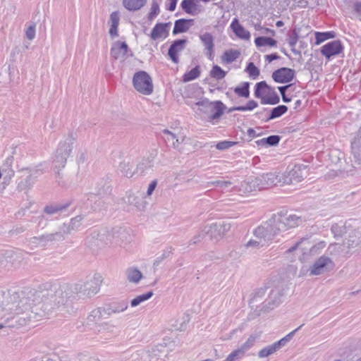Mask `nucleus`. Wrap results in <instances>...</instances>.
I'll list each match as a JSON object with an SVG mask.
<instances>
[{
    "mask_svg": "<svg viewBox=\"0 0 361 361\" xmlns=\"http://www.w3.org/2000/svg\"><path fill=\"white\" fill-rule=\"evenodd\" d=\"M302 222L301 217L295 214L274 216L254 231V238L250 240L246 246L257 248L267 246L281 233L297 227Z\"/></svg>",
    "mask_w": 361,
    "mask_h": 361,
    "instance_id": "obj_1",
    "label": "nucleus"
},
{
    "mask_svg": "<svg viewBox=\"0 0 361 361\" xmlns=\"http://www.w3.org/2000/svg\"><path fill=\"white\" fill-rule=\"evenodd\" d=\"M62 295V291H56L54 296L49 301L40 302L31 307V312L34 314V318L39 319L45 317L49 312L55 308V306L60 307V305H63L65 302L64 297Z\"/></svg>",
    "mask_w": 361,
    "mask_h": 361,
    "instance_id": "obj_2",
    "label": "nucleus"
},
{
    "mask_svg": "<svg viewBox=\"0 0 361 361\" xmlns=\"http://www.w3.org/2000/svg\"><path fill=\"white\" fill-rule=\"evenodd\" d=\"M74 140L73 134H69L59 142L54 158L55 168L61 169L65 166L67 159L71 154Z\"/></svg>",
    "mask_w": 361,
    "mask_h": 361,
    "instance_id": "obj_3",
    "label": "nucleus"
},
{
    "mask_svg": "<svg viewBox=\"0 0 361 361\" xmlns=\"http://www.w3.org/2000/svg\"><path fill=\"white\" fill-rule=\"evenodd\" d=\"M326 246L324 242L321 241L314 245L307 240L302 239L296 243L294 246L288 249L289 252L298 251L301 255L299 259L301 262H305L310 255H316L319 254Z\"/></svg>",
    "mask_w": 361,
    "mask_h": 361,
    "instance_id": "obj_4",
    "label": "nucleus"
},
{
    "mask_svg": "<svg viewBox=\"0 0 361 361\" xmlns=\"http://www.w3.org/2000/svg\"><path fill=\"white\" fill-rule=\"evenodd\" d=\"M133 85L136 91L143 95H150L154 91L152 78L144 71H140L134 74Z\"/></svg>",
    "mask_w": 361,
    "mask_h": 361,
    "instance_id": "obj_5",
    "label": "nucleus"
},
{
    "mask_svg": "<svg viewBox=\"0 0 361 361\" xmlns=\"http://www.w3.org/2000/svg\"><path fill=\"white\" fill-rule=\"evenodd\" d=\"M334 267V263L332 259L325 255L317 258L309 267L307 272L309 276H319L331 271Z\"/></svg>",
    "mask_w": 361,
    "mask_h": 361,
    "instance_id": "obj_6",
    "label": "nucleus"
},
{
    "mask_svg": "<svg viewBox=\"0 0 361 361\" xmlns=\"http://www.w3.org/2000/svg\"><path fill=\"white\" fill-rule=\"evenodd\" d=\"M280 176L276 172H269L261 174L250 181L251 188L261 190L279 184Z\"/></svg>",
    "mask_w": 361,
    "mask_h": 361,
    "instance_id": "obj_7",
    "label": "nucleus"
},
{
    "mask_svg": "<svg viewBox=\"0 0 361 361\" xmlns=\"http://www.w3.org/2000/svg\"><path fill=\"white\" fill-rule=\"evenodd\" d=\"M130 235L125 229L116 228L108 233L105 240H102L107 245L123 247L130 241Z\"/></svg>",
    "mask_w": 361,
    "mask_h": 361,
    "instance_id": "obj_8",
    "label": "nucleus"
},
{
    "mask_svg": "<svg viewBox=\"0 0 361 361\" xmlns=\"http://www.w3.org/2000/svg\"><path fill=\"white\" fill-rule=\"evenodd\" d=\"M361 248V233L353 231L349 233L348 238H346L342 245L341 250L346 253L355 250H357Z\"/></svg>",
    "mask_w": 361,
    "mask_h": 361,
    "instance_id": "obj_9",
    "label": "nucleus"
},
{
    "mask_svg": "<svg viewBox=\"0 0 361 361\" xmlns=\"http://www.w3.org/2000/svg\"><path fill=\"white\" fill-rule=\"evenodd\" d=\"M82 220V216H77L75 218H73L68 225L63 224L61 226L59 233H56L55 234L52 235L51 239L59 240L63 238V234H68L72 231L78 230L81 226Z\"/></svg>",
    "mask_w": 361,
    "mask_h": 361,
    "instance_id": "obj_10",
    "label": "nucleus"
},
{
    "mask_svg": "<svg viewBox=\"0 0 361 361\" xmlns=\"http://www.w3.org/2000/svg\"><path fill=\"white\" fill-rule=\"evenodd\" d=\"M302 180V172L300 168L294 167L288 171L280 175L279 184L289 185L299 183Z\"/></svg>",
    "mask_w": 361,
    "mask_h": 361,
    "instance_id": "obj_11",
    "label": "nucleus"
},
{
    "mask_svg": "<svg viewBox=\"0 0 361 361\" xmlns=\"http://www.w3.org/2000/svg\"><path fill=\"white\" fill-rule=\"evenodd\" d=\"M343 46L339 40H334L324 44L321 49V53L326 59L339 54L343 51Z\"/></svg>",
    "mask_w": 361,
    "mask_h": 361,
    "instance_id": "obj_12",
    "label": "nucleus"
},
{
    "mask_svg": "<svg viewBox=\"0 0 361 361\" xmlns=\"http://www.w3.org/2000/svg\"><path fill=\"white\" fill-rule=\"evenodd\" d=\"M295 76L294 70L288 68H281L272 73V78L276 82L286 83L290 82Z\"/></svg>",
    "mask_w": 361,
    "mask_h": 361,
    "instance_id": "obj_13",
    "label": "nucleus"
},
{
    "mask_svg": "<svg viewBox=\"0 0 361 361\" xmlns=\"http://www.w3.org/2000/svg\"><path fill=\"white\" fill-rule=\"evenodd\" d=\"M170 23H157L153 27L149 36L152 40H163L169 35Z\"/></svg>",
    "mask_w": 361,
    "mask_h": 361,
    "instance_id": "obj_14",
    "label": "nucleus"
},
{
    "mask_svg": "<svg viewBox=\"0 0 361 361\" xmlns=\"http://www.w3.org/2000/svg\"><path fill=\"white\" fill-rule=\"evenodd\" d=\"M128 47L126 42L119 41L114 43L111 49V56L116 59L124 61L128 54Z\"/></svg>",
    "mask_w": 361,
    "mask_h": 361,
    "instance_id": "obj_15",
    "label": "nucleus"
},
{
    "mask_svg": "<svg viewBox=\"0 0 361 361\" xmlns=\"http://www.w3.org/2000/svg\"><path fill=\"white\" fill-rule=\"evenodd\" d=\"M200 39L204 47L206 56L209 59H212L214 52V37L209 32H204L200 35Z\"/></svg>",
    "mask_w": 361,
    "mask_h": 361,
    "instance_id": "obj_16",
    "label": "nucleus"
},
{
    "mask_svg": "<svg viewBox=\"0 0 361 361\" xmlns=\"http://www.w3.org/2000/svg\"><path fill=\"white\" fill-rule=\"evenodd\" d=\"M182 9L188 14L196 16L203 11L197 0H183L180 4Z\"/></svg>",
    "mask_w": 361,
    "mask_h": 361,
    "instance_id": "obj_17",
    "label": "nucleus"
},
{
    "mask_svg": "<svg viewBox=\"0 0 361 361\" xmlns=\"http://www.w3.org/2000/svg\"><path fill=\"white\" fill-rule=\"evenodd\" d=\"M230 27L236 37L241 39L249 40L250 39V33L239 22L238 19L235 18L233 19Z\"/></svg>",
    "mask_w": 361,
    "mask_h": 361,
    "instance_id": "obj_18",
    "label": "nucleus"
},
{
    "mask_svg": "<svg viewBox=\"0 0 361 361\" xmlns=\"http://www.w3.org/2000/svg\"><path fill=\"white\" fill-rule=\"evenodd\" d=\"M102 281V276L98 274L95 275L90 281H87L84 285V294L89 296L96 294L99 290Z\"/></svg>",
    "mask_w": 361,
    "mask_h": 361,
    "instance_id": "obj_19",
    "label": "nucleus"
},
{
    "mask_svg": "<svg viewBox=\"0 0 361 361\" xmlns=\"http://www.w3.org/2000/svg\"><path fill=\"white\" fill-rule=\"evenodd\" d=\"M186 42L185 39H177L171 45L168 54L174 63H178V54L184 49Z\"/></svg>",
    "mask_w": 361,
    "mask_h": 361,
    "instance_id": "obj_20",
    "label": "nucleus"
},
{
    "mask_svg": "<svg viewBox=\"0 0 361 361\" xmlns=\"http://www.w3.org/2000/svg\"><path fill=\"white\" fill-rule=\"evenodd\" d=\"M128 307V302L122 300L110 304L106 309H104L106 314L108 316L112 314H118L124 312Z\"/></svg>",
    "mask_w": 361,
    "mask_h": 361,
    "instance_id": "obj_21",
    "label": "nucleus"
},
{
    "mask_svg": "<svg viewBox=\"0 0 361 361\" xmlns=\"http://www.w3.org/2000/svg\"><path fill=\"white\" fill-rule=\"evenodd\" d=\"M192 19H179L175 22L173 34L185 32L193 25Z\"/></svg>",
    "mask_w": 361,
    "mask_h": 361,
    "instance_id": "obj_22",
    "label": "nucleus"
},
{
    "mask_svg": "<svg viewBox=\"0 0 361 361\" xmlns=\"http://www.w3.org/2000/svg\"><path fill=\"white\" fill-rule=\"evenodd\" d=\"M154 166V159L152 158L142 159L136 167V173H147L153 170Z\"/></svg>",
    "mask_w": 361,
    "mask_h": 361,
    "instance_id": "obj_23",
    "label": "nucleus"
},
{
    "mask_svg": "<svg viewBox=\"0 0 361 361\" xmlns=\"http://www.w3.org/2000/svg\"><path fill=\"white\" fill-rule=\"evenodd\" d=\"M123 6L129 11L141 9L147 3V0H123Z\"/></svg>",
    "mask_w": 361,
    "mask_h": 361,
    "instance_id": "obj_24",
    "label": "nucleus"
},
{
    "mask_svg": "<svg viewBox=\"0 0 361 361\" xmlns=\"http://www.w3.org/2000/svg\"><path fill=\"white\" fill-rule=\"evenodd\" d=\"M226 106L220 101L213 104L212 114L209 116V121L219 119L224 114Z\"/></svg>",
    "mask_w": 361,
    "mask_h": 361,
    "instance_id": "obj_25",
    "label": "nucleus"
},
{
    "mask_svg": "<svg viewBox=\"0 0 361 361\" xmlns=\"http://www.w3.org/2000/svg\"><path fill=\"white\" fill-rule=\"evenodd\" d=\"M133 168V166L129 160H123L118 166L121 173L127 178H131L136 173V171H134Z\"/></svg>",
    "mask_w": 361,
    "mask_h": 361,
    "instance_id": "obj_26",
    "label": "nucleus"
},
{
    "mask_svg": "<svg viewBox=\"0 0 361 361\" xmlns=\"http://www.w3.org/2000/svg\"><path fill=\"white\" fill-rule=\"evenodd\" d=\"M126 277L128 281L138 283L142 278V274L138 269L130 267L126 270Z\"/></svg>",
    "mask_w": 361,
    "mask_h": 361,
    "instance_id": "obj_27",
    "label": "nucleus"
},
{
    "mask_svg": "<svg viewBox=\"0 0 361 361\" xmlns=\"http://www.w3.org/2000/svg\"><path fill=\"white\" fill-rule=\"evenodd\" d=\"M255 44L258 49H260L264 47H276L277 42L271 37H258L255 39Z\"/></svg>",
    "mask_w": 361,
    "mask_h": 361,
    "instance_id": "obj_28",
    "label": "nucleus"
},
{
    "mask_svg": "<svg viewBox=\"0 0 361 361\" xmlns=\"http://www.w3.org/2000/svg\"><path fill=\"white\" fill-rule=\"evenodd\" d=\"M163 134L165 140L169 142H171L172 145L175 148H179L180 144L184 140L183 137H177L174 133L168 130H164L163 131Z\"/></svg>",
    "mask_w": 361,
    "mask_h": 361,
    "instance_id": "obj_29",
    "label": "nucleus"
},
{
    "mask_svg": "<svg viewBox=\"0 0 361 361\" xmlns=\"http://www.w3.org/2000/svg\"><path fill=\"white\" fill-rule=\"evenodd\" d=\"M250 83L243 82L233 89L234 92L239 97L248 98L250 96Z\"/></svg>",
    "mask_w": 361,
    "mask_h": 361,
    "instance_id": "obj_30",
    "label": "nucleus"
},
{
    "mask_svg": "<svg viewBox=\"0 0 361 361\" xmlns=\"http://www.w3.org/2000/svg\"><path fill=\"white\" fill-rule=\"evenodd\" d=\"M281 294L278 289L272 290L269 296V308L273 309L281 302Z\"/></svg>",
    "mask_w": 361,
    "mask_h": 361,
    "instance_id": "obj_31",
    "label": "nucleus"
},
{
    "mask_svg": "<svg viewBox=\"0 0 361 361\" xmlns=\"http://www.w3.org/2000/svg\"><path fill=\"white\" fill-rule=\"evenodd\" d=\"M240 55V52L237 50L229 49L226 51L221 56L223 62L226 63H232L235 61Z\"/></svg>",
    "mask_w": 361,
    "mask_h": 361,
    "instance_id": "obj_32",
    "label": "nucleus"
},
{
    "mask_svg": "<svg viewBox=\"0 0 361 361\" xmlns=\"http://www.w3.org/2000/svg\"><path fill=\"white\" fill-rule=\"evenodd\" d=\"M288 111V108L285 105H279L271 110V113L269 116H268L265 120L268 121L269 120L280 117L283 114H284Z\"/></svg>",
    "mask_w": 361,
    "mask_h": 361,
    "instance_id": "obj_33",
    "label": "nucleus"
},
{
    "mask_svg": "<svg viewBox=\"0 0 361 361\" xmlns=\"http://www.w3.org/2000/svg\"><path fill=\"white\" fill-rule=\"evenodd\" d=\"M332 233L335 237L342 236L344 233L347 232V227L345 223L340 221L338 223L334 224L331 228Z\"/></svg>",
    "mask_w": 361,
    "mask_h": 361,
    "instance_id": "obj_34",
    "label": "nucleus"
},
{
    "mask_svg": "<svg viewBox=\"0 0 361 361\" xmlns=\"http://www.w3.org/2000/svg\"><path fill=\"white\" fill-rule=\"evenodd\" d=\"M217 227V223L207 225L204 227V232L209 235L211 239L218 240L221 238L219 231L215 229Z\"/></svg>",
    "mask_w": 361,
    "mask_h": 361,
    "instance_id": "obj_35",
    "label": "nucleus"
},
{
    "mask_svg": "<svg viewBox=\"0 0 361 361\" xmlns=\"http://www.w3.org/2000/svg\"><path fill=\"white\" fill-rule=\"evenodd\" d=\"M67 205L52 204L45 207L44 212L49 214H60L66 211Z\"/></svg>",
    "mask_w": 361,
    "mask_h": 361,
    "instance_id": "obj_36",
    "label": "nucleus"
},
{
    "mask_svg": "<svg viewBox=\"0 0 361 361\" xmlns=\"http://www.w3.org/2000/svg\"><path fill=\"white\" fill-rule=\"evenodd\" d=\"M200 75V68L196 66L188 72H186L183 76V81L187 82L197 78Z\"/></svg>",
    "mask_w": 361,
    "mask_h": 361,
    "instance_id": "obj_37",
    "label": "nucleus"
},
{
    "mask_svg": "<svg viewBox=\"0 0 361 361\" xmlns=\"http://www.w3.org/2000/svg\"><path fill=\"white\" fill-rule=\"evenodd\" d=\"M315 35V44L319 45L323 42L334 37V33L333 32H316L314 33Z\"/></svg>",
    "mask_w": 361,
    "mask_h": 361,
    "instance_id": "obj_38",
    "label": "nucleus"
},
{
    "mask_svg": "<svg viewBox=\"0 0 361 361\" xmlns=\"http://www.w3.org/2000/svg\"><path fill=\"white\" fill-rule=\"evenodd\" d=\"M153 295V293L152 291H149L146 293L137 295L134 299H133L130 302L131 307H136L140 305L142 302L149 300Z\"/></svg>",
    "mask_w": 361,
    "mask_h": 361,
    "instance_id": "obj_39",
    "label": "nucleus"
},
{
    "mask_svg": "<svg viewBox=\"0 0 361 361\" xmlns=\"http://www.w3.org/2000/svg\"><path fill=\"white\" fill-rule=\"evenodd\" d=\"M280 140V137L278 135H270L266 138H262L260 140L257 141L259 145L274 146L276 145Z\"/></svg>",
    "mask_w": 361,
    "mask_h": 361,
    "instance_id": "obj_40",
    "label": "nucleus"
},
{
    "mask_svg": "<svg viewBox=\"0 0 361 361\" xmlns=\"http://www.w3.org/2000/svg\"><path fill=\"white\" fill-rule=\"evenodd\" d=\"M257 103L254 100L249 101L245 106H235L229 110L230 112L233 111H252L256 107H257Z\"/></svg>",
    "mask_w": 361,
    "mask_h": 361,
    "instance_id": "obj_41",
    "label": "nucleus"
},
{
    "mask_svg": "<svg viewBox=\"0 0 361 361\" xmlns=\"http://www.w3.org/2000/svg\"><path fill=\"white\" fill-rule=\"evenodd\" d=\"M351 148L355 161L358 164H361V149L360 147V142L354 140L352 142Z\"/></svg>",
    "mask_w": 361,
    "mask_h": 361,
    "instance_id": "obj_42",
    "label": "nucleus"
},
{
    "mask_svg": "<svg viewBox=\"0 0 361 361\" xmlns=\"http://www.w3.org/2000/svg\"><path fill=\"white\" fill-rule=\"evenodd\" d=\"M267 88L268 86L264 81L257 83L255 85V96L262 99V97H264V94L265 93V90Z\"/></svg>",
    "mask_w": 361,
    "mask_h": 361,
    "instance_id": "obj_43",
    "label": "nucleus"
},
{
    "mask_svg": "<svg viewBox=\"0 0 361 361\" xmlns=\"http://www.w3.org/2000/svg\"><path fill=\"white\" fill-rule=\"evenodd\" d=\"M226 73L217 65L214 66L210 72V75L216 80L223 79L226 76Z\"/></svg>",
    "mask_w": 361,
    "mask_h": 361,
    "instance_id": "obj_44",
    "label": "nucleus"
},
{
    "mask_svg": "<svg viewBox=\"0 0 361 361\" xmlns=\"http://www.w3.org/2000/svg\"><path fill=\"white\" fill-rule=\"evenodd\" d=\"M279 97L276 94L272 95H264L262 97L261 103L262 104H276L279 102Z\"/></svg>",
    "mask_w": 361,
    "mask_h": 361,
    "instance_id": "obj_45",
    "label": "nucleus"
},
{
    "mask_svg": "<svg viewBox=\"0 0 361 361\" xmlns=\"http://www.w3.org/2000/svg\"><path fill=\"white\" fill-rule=\"evenodd\" d=\"M278 349L276 348L275 345L273 343L272 345H268V346L264 348L263 349H262L259 352L258 355H259V357H262V358L267 357L269 355L274 353Z\"/></svg>",
    "mask_w": 361,
    "mask_h": 361,
    "instance_id": "obj_46",
    "label": "nucleus"
},
{
    "mask_svg": "<svg viewBox=\"0 0 361 361\" xmlns=\"http://www.w3.org/2000/svg\"><path fill=\"white\" fill-rule=\"evenodd\" d=\"M257 339V336H250L246 342H245L241 347L238 349L240 350L241 354H243L245 351L249 350L253 345L255 344Z\"/></svg>",
    "mask_w": 361,
    "mask_h": 361,
    "instance_id": "obj_47",
    "label": "nucleus"
},
{
    "mask_svg": "<svg viewBox=\"0 0 361 361\" xmlns=\"http://www.w3.org/2000/svg\"><path fill=\"white\" fill-rule=\"evenodd\" d=\"M104 314H106L105 312L104 311V309L102 308H97L93 310L90 315H89V319L90 321H98L99 320Z\"/></svg>",
    "mask_w": 361,
    "mask_h": 361,
    "instance_id": "obj_48",
    "label": "nucleus"
},
{
    "mask_svg": "<svg viewBox=\"0 0 361 361\" xmlns=\"http://www.w3.org/2000/svg\"><path fill=\"white\" fill-rule=\"evenodd\" d=\"M159 12L160 9L159 4L155 1H152L150 12L148 15V19L149 20H154L159 15Z\"/></svg>",
    "mask_w": 361,
    "mask_h": 361,
    "instance_id": "obj_49",
    "label": "nucleus"
},
{
    "mask_svg": "<svg viewBox=\"0 0 361 361\" xmlns=\"http://www.w3.org/2000/svg\"><path fill=\"white\" fill-rule=\"evenodd\" d=\"M231 226L229 222L224 221L217 224V227L215 229L219 231V233H220L221 237H222L231 229Z\"/></svg>",
    "mask_w": 361,
    "mask_h": 361,
    "instance_id": "obj_50",
    "label": "nucleus"
},
{
    "mask_svg": "<svg viewBox=\"0 0 361 361\" xmlns=\"http://www.w3.org/2000/svg\"><path fill=\"white\" fill-rule=\"evenodd\" d=\"M235 144H236L235 142L224 140V141L218 142L216 145V147L219 150H225V149H227L234 146Z\"/></svg>",
    "mask_w": 361,
    "mask_h": 361,
    "instance_id": "obj_51",
    "label": "nucleus"
},
{
    "mask_svg": "<svg viewBox=\"0 0 361 361\" xmlns=\"http://www.w3.org/2000/svg\"><path fill=\"white\" fill-rule=\"evenodd\" d=\"M120 21V15L118 11H114L110 15V26L118 27Z\"/></svg>",
    "mask_w": 361,
    "mask_h": 361,
    "instance_id": "obj_52",
    "label": "nucleus"
},
{
    "mask_svg": "<svg viewBox=\"0 0 361 361\" xmlns=\"http://www.w3.org/2000/svg\"><path fill=\"white\" fill-rule=\"evenodd\" d=\"M247 71L250 76L255 78L259 75V69L254 65L253 63L250 62L247 66Z\"/></svg>",
    "mask_w": 361,
    "mask_h": 361,
    "instance_id": "obj_53",
    "label": "nucleus"
},
{
    "mask_svg": "<svg viewBox=\"0 0 361 361\" xmlns=\"http://www.w3.org/2000/svg\"><path fill=\"white\" fill-rule=\"evenodd\" d=\"M205 235H207V233H204V229H203L202 231H200V233H198L197 235H195V236H194V237H193V238L190 240L189 244H190V245H195V244H197V243H198L201 242V241L204 239V238Z\"/></svg>",
    "mask_w": 361,
    "mask_h": 361,
    "instance_id": "obj_54",
    "label": "nucleus"
},
{
    "mask_svg": "<svg viewBox=\"0 0 361 361\" xmlns=\"http://www.w3.org/2000/svg\"><path fill=\"white\" fill-rule=\"evenodd\" d=\"M45 240L43 237L38 238L34 237L30 240V244L32 247L44 246L45 245Z\"/></svg>",
    "mask_w": 361,
    "mask_h": 361,
    "instance_id": "obj_55",
    "label": "nucleus"
},
{
    "mask_svg": "<svg viewBox=\"0 0 361 361\" xmlns=\"http://www.w3.org/2000/svg\"><path fill=\"white\" fill-rule=\"evenodd\" d=\"M25 35L29 40H32L35 37V25H31L27 27Z\"/></svg>",
    "mask_w": 361,
    "mask_h": 361,
    "instance_id": "obj_56",
    "label": "nucleus"
},
{
    "mask_svg": "<svg viewBox=\"0 0 361 361\" xmlns=\"http://www.w3.org/2000/svg\"><path fill=\"white\" fill-rule=\"evenodd\" d=\"M213 184L222 189H226L230 187L233 183L228 180H216L214 181Z\"/></svg>",
    "mask_w": 361,
    "mask_h": 361,
    "instance_id": "obj_57",
    "label": "nucleus"
},
{
    "mask_svg": "<svg viewBox=\"0 0 361 361\" xmlns=\"http://www.w3.org/2000/svg\"><path fill=\"white\" fill-rule=\"evenodd\" d=\"M298 39V37L297 34H294L289 37V38L288 39V44L291 47L292 50L294 49V48L297 44Z\"/></svg>",
    "mask_w": 361,
    "mask_h": 361,
    "instance_id": "obj_58",
    "label": "nucleus"
},
{
    "mask_svg": "<svg viewBox=\"0 0 361 361\" xmlns=\"http://www.w3.org/2000/svg\"><path fill=\"white\" fill-rule=\"evenodd\" d=\"M243 354H241V352L240 350H239L238 349L232 352L228 357L226 359L225 361H235V358L239 356V355H242Z\"/></svg>",
    "mask_w": 361,
    "mask_h": 361,
    "instance_id": "obj_59",
    "label": "nucleus"
},
{
    "mask_svg": "<svg viewBox=\"0 0 361 361\" xmlns=\"http://www.w3.org/2000/svg\"><path fill=\"white\" fill-rule=\"evenodd\" d=\"M157 183L156 180H153L152 182H151L147 190V196H150L153 193L154 190L157 187Z\"/></svg>",
    "mask_w": 361,
    "mask_h": 361,
    "instance_id": "obj_60",
    "label": "nucleus"
},
{
    "mask_svg": "<svg viewBox=\"0 0 361 361\" xmlns=\"http://www.w3.org/2000/svg\"><path fill=\"white\" fill-rule=\"evenodd\" d=\"M264 58H265L266 61H267L268 63H271L272 61L279 59V56L275 53V54L266 55L264 56Z\"/></svg>",
    "mask_w": 361,
    "mask_h": 361,
    "instance_id": "obj_61",
    "label": "nucleus"
},
{
    "mask_svg": "<svg viewBox=\"0 0 361 361\" xmlns=\"http://www.w3.org/2000/svg\"><path fill=\"white\" fill-rule=\"evenodd\" d=\"M302 326V325L300 326L299 327H298L295 330H293L291 332H290L285 337H283L285 338V341H286L287 343L289 342L291 340V338H293V336L295 335L296 331H298Z\"/></svg>",
    "mask_w": 361,
    "mask_h": 361,
    "instance_id": "obj_62",
    "label": "nucleus"
},
{
    "mask_svg": "<svg viewBox=\"0 0 361 361\" xmlns=\"http://www.w3.org/2000/svg\"><path fill=\"white\" fill-rule=\"evenodd\" d=\"M102 328L104 331L113 332L115 326L111 323H104L102 324Z\"/></svg>",
    "mask_w": 361,
    "mask_h": 361,
    "instance_id": "obj_63",
    "label": "nucleus"
},
{
    "mask_svg": "<svg viewBox=\"0 0 361 361\" xmlns=\"http://www.w3.org/2000/svg\"><path fill=\"white\" fill-rule=\"evenodd\" d=\"M169 252H164V253H163L161 257H159L157 258V259L154 262V266L159 265L160 262L161 260H163L164 259H165L166 257H167L169 256Z\"/></svg>",
    "mask_w": 361,
    "mask_h": 361,
    "instance_id": "obj_64",
    "label": "nucleus"
}]
</instances>
